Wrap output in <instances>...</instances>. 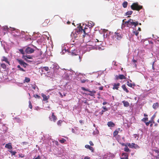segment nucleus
Returning a JSON list of instances; mask_svg holds the SVG:
<instances>
[{
    "label": "nucleus",
    "instance_id": "f257e3e1",
    "mask_svg": "<svg viewBox=\"0 0 159 159\" xmlns=\"http://www.w3.org/2000/svg\"><path fill=\"white\" fill-rule=\"evenodd\" d=\"M124 24L128 27H129L132 26L136 27L139 24V23L137 21L134 22L133 20L130 19L128 21L125 22Z\"/></svg>",
    "mask_w": 159,
    "mask_h": 159
},
{
    "label": "nucleus",
    "instance_id": "f03ea898",
    "mask_svg": "<svg viewBox=\"0 0 159 159\" xmlns=\"http://www.w3.org/2000/svg\"><path fill=\"white\" fill-rule=\"evenodd\" d=\"M131 9L133 10L139 11L143 8L142 6L139 5L138 2L133 3L130 6Z\"/></svg>",
    "mask_w": 159,
    "mask_h": 159
},
{
    "label": "nucleus",
    "instance_id": "7ed1b4c3",
    "mask_svg": "<svg viewBox=\"0 0 159 159\" xmlns=\"http://www.w3.org/2000/svg\"><path fill=\"white\" fill-rule=\"evenodd\" d=\"M81 89L82 90L84 91L89 92V93L88 94V95L91 96H94V93H96V91L95 90H92L91 91L89 90V89H85L84 87H82L81 88Z\"/></svg>",
    "mask_w": 159,
    "mask_h": 159
},
{
    "label": "nucleus",
    "instance_id": "20e7f679",
    "mask_svg": "<svg viewBox=\"0 0 159 159\" xmlns=\"http://www.w3.org/2000/svg\"><path fill=\"white\" fill-rule=\"evenodd\" d=\"M34 49L31 48L29 47H27L25 49V52L27 54H31L34 52Z\"/></svg>",
    "mask_w": 159,
    "mask_h": 159
},
{
    "label": "nucleus",
    "instance_id": "39448f33",
    "mask_svg": "<svg viewBox=\"0 0 159 159\" xmlns=\"http://www.w3.org/2000/svg\"><path fill=\"white\" fill-rule=\"evenodd\" d=\"M127 145L128 147L131 148L136 149L139 148L138 145L134 143H127Z\"/></svg>",
    "mask_w": 159,
    "mask_h": 159
},
{
    "label": "nucleus",
    "instance_id": "423d86ee",
    "mask_svg": "<svg viewBox=\"0 0 159 159\" xmlns=\"http://www.w3.org/2000/svg\"><path fill=\"white\" fill-rule=\"evenodd\" d=\"M33 56H30L29 55H23L22 57V58L24 60L26 61L27 62H30V61L28 60L27 59H32Z\"/></svg>",
    "mask_w": 159,
    "mask_h": 159
},
{
    "label": "nucleus",
    "instance_id": "0eeeda50",
    "mask_svg": "<svg viewBox=\"0 0 159 159\" xmlns=\"http://www.w3.org/2000/svg\"><path fill=\"white\" fill-rule=\"evenodd\" d=\"M126 76V74H125V75H116L115 76L116 79L117 80L125 79L126 78V77H125Z\"/></svg>",
    "mask_w": 159,
    "mask_h": 159
},
{
    "label": "nucleus",
    "instance_id": "6e6552de",
    "mask_svg": "<svg viewBox=\"0 0 159 159\" xmlns=\"http://www.w3.org/2000/svg\"><path fill=\"white\" fill-rule=\"evenodd\" d=\"M49 119L50 121H53L54 122H55L57 120V118L55 116L53 112L52 113V116L49 117Z\"/></svg>",
    "mask_w": 159,
    "mask_h": 159
},
{
    "label": "nucleus",
    "instance_id": "1a4fd4ad",
    "mask_svg": "<svg viewBox=\"0 0 159 159\" xmlns=\"http://www.w3.org/2000/svg\"><path fill=\"white\" fill-rule=\"evenodd\" d=\"M85 147L86 148H87V149H89V150H90L91 151V152H94V149L92 147H91L90 145H90H89L87 144L85 146Z\"/></svg>",
    "mask_w": 159,
    "mask_h": 159
},
{
    "label": "nucleus",
    "instance_id": "9d476101",
    "mask_svg": "<svg viewBox=\"0 0 159 159\" xmlns=\"http://www.w3.org/2000/svg\"><path fill=\"white\" fill-rule=\"evenodd\" d=\"M83 32H84V34H86V31L85 30H84L82 27L81 26L79 28V30L77 31L78 33H82Z\"/></svg>",
    "mask_w": 159,
    "mask_h": 159
},
{
    "label": "nucleus",
    "instance_id": "9b49d317",
    "mask_svg": "<svg viewBox=\"0 0 159 159\" xmlns=\"http://www.w3.org/2000/svg\"><path fill=\"white\" fill-rule=\"evenodd\" d=\"M120 83L117 84H114L113 85V89L114 90L116 89L118 90L119 86H120Z\"/></svg>",
    "mask_w": 159,
    "mask_h": 159
},
{
    "label": "nucleus",
    "instance_id": "f8f14e48",
    "mask_svg": "<svg viewBox=\"0 0 159 159\" xmlns=\"http://www.w3.org/2000/svg\"><path fill=\"white\" fill-rule=\"evenodd\" d=\"M115 34H116V37L117 39L118 40H120L122 37L121 34L120 33L118 32H115Z\"/></svg>",
    "mask_w": 159,
    "mask_h": 159
},
{
    "label": "nucleus",
    "instance_id": "ddd939ff",
    "mask_svg": "<svg viewBox=\"0 0 159 159\" xmlns=\"http://www.w3.org/2000/svg\"><path fill=\"white\" fill-rule=\"evenodd\" d=\"M41 96L43 98V100L44 101L47 100L50 97L49 95L47 96L43 93H42Z\"/></svg>",
    "mask_w": 159,
    "mask_h": 159
},
{
    "label": "nucleus",
    "instance_id": "4468645a",
    "mask_svg": "<svg viewBox=\"0 0 159 159\" xmlns=\"http://www.w3.org/2000/svg\"><path fill=\"white\" fill-rule=\"evenodd\" d=\"M2 61H4L6 62L9 65H10V61H8V58L4 56L2 57V59L1 60Z\"/></svg>",
    "mask_w": 159,
    "mask_h": 159
},
{
    "label": "nucleus",
    "instance_id": "2eb2a0df",
    "mask_svg": "<svg viewBox=\"0 0 159 159\" xmlns=\"http://www.w3.org/2000/svg\"><path fill=\"white\" fill-rule=\"evenodd\" d=\"M71 54L73 56L77 55H78V52L76 50L74 49L71 50L70 52Z\"/></svg>",
    "mask_w": 159,
    "mask_h": 159
},
{
    "label": "nucleus",
    "instance_id": "dca6fc26",
    "mask_svg": "<svg viewBox=\"0 0 159 159\" xmlns=\"http://www.w3.org/2000/svg\"><path fill=\"white\" fill-rule=\"evenodd\" d=\"M5 147L6 148L10 150H11L12 149L11 143H9L7 144H6L5 145Z\"/></svg>",
    "mask_w": 159,
    "mask_h": 159
},
{
    "label": "nucleus",
    "instance_id": "f3484780",
    "mask_svg": "<svg viewBox=\"0 0 159 159\" xmlns=\"http://www.w3.org/2000/svg\"><path fill=\"white\" fill-rule=\"evenodd\" d=\"M107 125L109 127H113L115 125V124L112 121L108 122Z\"/></svg>",
    "mask_w": 159,
    "mask_h": 159
},
{
    "label": "nucleus",
    "instance_id": "a211bd4d",
    "mask_svg": "<svg viewBox=\"0 0 159 159\" xmlns=\"http://www.w3.org/2000/svg\"><path fill=\"white\" fill-rule=\"evenodd\" d=\"M122 102L123 103L125 107H127L129 106V103L127 101H123Z\"/></svg>",
    "mask_w": 159,
    "mask_h": 159
},
{
    "label": "nucleus",
    "instance_id": "6ab92c4d",
    "mask_svg": "<svg viewBox=\"0 0 159 159\" xmlns=\"http://www.w3.org/2000/svg\"><path fill=\"white\" fill-rule=\"evenodd\" d=\"M122 89L124 90V91L126 92L127 93H128L129 92V91L126 88V86L125 84H123L122 86Z\"/></svg>",
    "mask_w": 159,
    "mask_h": 159
},
{
    "label": "nucleus",
    "instance_id": "aec40b11",
    "mask_svg": "<svg viewBox=\"0 0 159 159\" xmlns=\"http://www.w3.org/2000/svg\"><path fill=\"white\" fill-rule=\"evenodd\" d=\"M88 24L89 26H90L91 27H93L95 23L94 22L90 21H89Z\"/></svg>",
    "mask_w": 159,
    "mask_h": 159
},
{
    "label": "nucleus",
    "instance_id": "412c9836",
    "mask_svg": "<svg viewBox=\"0 0 159 159\" xmlns=\"http://www.w3.org/2000/svg\"><path fill=\"white\" fill-rule=\"evenodd\" d=\"M102 108L104 109V110L101 111V115L105 111H107L108 110L107 108L106 107H102Z\"/></svg>",
    "mask_w": 159,
    "mask_h": 159
},
{
    "label": "nucleus",
    "instance_id": "4be33fe9",
    "mask_svg": "<svg viewBox=\"0 0 159 159\" xmlns=\"http://www.w3.org/2000/svg\"><path fill=\"white\" fill-rule=\"evenodd\" d=\"M128 5V2L126 1H125L122 4V6L124 8H125L127 7Z\"/></svg>",
    "mask_w": 159,
    "mask_h": 159
},
{
    "label": "nucleus",
    "instance_id": "5701e85b",
    "mask_svg": "<svg viewBox=\"0 0 159 159\" xmlns=\"http://www.w3.org/2000/svg\"><path fill=\"white\" fill-rule=\"evenodd\" d=\"M133 12V11H128L125 13V15H130L132 14Z\"/></svg>",
    "mask_w": 159,
    "mask_h": 159
},
{
    "label": "nucleus",
    "instance_id": "b1692460",
    "mask_svg": "<svg viewBox=\"0 0 159 159\" xmlns=\"http://www.w3.org/2000/svg\"><path fill=\"white\" fill-rule=\"evenodd\" d=\"M124 151L126 152H130V150L128 147V146H125L124 149Z\"/></svg>",
    "mask_w": 159,
    "mask_h": 159
},
{
    "label": "nucleus",
    "instance_id": "393cba45",
    "mask_svg": "<svg viewBox=\"0 0 159 159\" xmlns=\"http://www.w3.org/2000/svg\"><path fill=\"white\" fill-rule=\"evenodd\" d=\"M119 131L117 130H115L113 133V136L115 137L118 134Z\"/></svg>",
    "mask_w": 159,
    "mask_h": 159
},
{
    "label": "nucleus",
    "instance_id": "a878e982",
    "mask_svg": "<svg viewBox=\"0 0 159 159\" xmlns=\"http://www.w3.org/2000/svg\"><path fill=\"white\" fill-rule=\"evenodd\" d=\"M158 106V104L157 102L155 103H154L152 107L154 109H156L157 107Z\"/></svg>",
    "mask_w": 159,
    "mask_h": 159
},
{
    "label": "nucleus",
    "instance_id": "bb28decb",
    "mask_svg": "<svg viewBox=\"0 0 159 159\" xmlns=\"http://www.w3.org/2000/svg\"><path fill=\"white\" fill-rule=\"evenodd\" d=\"M9 152L11 154V156L15 155L16 153V152L15 151H12L11 150H8Z\"/></svg>",
    "mask_w": 159,
    "mask_h": 159
},
{
    "label": "nucleus",
    "instance_id": "cd10ccee",
    "mask_svg": "<svg viewBox=\"0 0 159 159\" xmlns=\"http://www.w3.org/2000/svg\"><path fill=\"white\" fill-rule=\"evenodd\" d=\"M127 85L128 86L131 87H132L133 85L134 86H135V84H132V83L129 82L128 81L127 82Z\"/></svg>",
    "mask_w": 159,
    "mask_h": 159
},
{
    "label": "nucleus",
    "instance_id": "c85d7f7f",
    "mask_svg": "<svg viewBox=\"0 0 159 159\" xmlns=\"http://www.w3.org/2000/svg\"><path fill=\"white\" fill-rule=\"evenodd\" d=\"M5 70L6 68V66L4 63H1L0 65Z\"/></svg>",
    "mask_w": 159,
    "mask_h": 159
},
{
    "label": "nucleus",
    "instance_id": "c756f323",
    "mask_svg": "<svg viewBox=\"0 0 159 159\" xmlns=\"http://www.w3.org/2000/svg\"><path fill=\"white\" fill-rule=\"evenodd\" d=\"M30 81V79L29 78H27V77H25V82H26V83H29Z\"/></svg>",
    "mask_w": 159,
    "mask_h": 159
},
{
    "label": "nucleus",
    "instance_id": "7c9ffc66",
    "mask_svg": "<svg viewBox=\"0 0 159 159\" xmlns=\"http://www.w3.org/2000/svg\"><path fill=\"white\" fill-rule=\"evenodd\" d=\"M66 141V140L64 139H62L59 140V142L61 143H64Z\"/></svg>",
    "mask_w": 159,
    "mask_h": 159
},
{
    "label": "nucleus",
    "instance_id": "2f4dec72",
    "mask_svg": "<svg viewBox=\"0 0 159 159\" xmlns=\"http://www.w3.org/2000/svg\"><path fill=\"white\" fill-rule=\"evenodd\" d=\"M17 61L21 65L23 63H24L25 62H24V61L21 60H17Z\"/></svg>",
    "mask_w": 159,
    "mask_h": 159
},
{
    "label": "nucleus",
    "instance_id": "473e14b6",
    "mask_svg": "<svg viewBox=\"0 0 159 159\" xmlns=\"http://www.w3.org/2000/svg\"><path fill=\"white\" fill-rule=\"evenodd\" d=\"M17 67L19 69V70L20 71L25 72V70L22 68H21L20 65H18L17 66Z\"/></svg>",
    "mask_w": 159,
    "mask_h": 159
},
{
    "label": "nucleus",
    "instance_id": "72a5a7b5",
    "mask_svg": "<svg viewBox=\"0 0 159 159\" xmlns=\"http://www.w3.org/2000/svg\"><path fill=\"white\" fill-rule=\"evenodd\" d=\"M2 29L4 31L8 30L9 29L8 27L7 26H5L2 27Z\"/></svg>",
    "mask_w": 159,
    "mask_h": 159
},
{
    "label": "nucleus",
    "instance_id": "f704fd0d",
    "mask_svg": "<svg viewBox=\"0 0 159 159\" xmlns=\"http://www.w3.org/2000/svg\"><path fill=\"white\" fill-rule=\"evenodd\" d=\"M133 34H134L136 36H137L139 34V32L137 31L136 30H133Z\"/></svg>",
    "mask_w": 159,
    "mask_h": 159
},
{
    "label": "nucleus",
    "instance_id": "c9c22d12",
    "mask_svg": "<svg viewBox=\"0 0 159 159\" xmlns=\"http://www.w3.org/2000/svg\"><path fill=\"white\" fill-rule=\"evenodd\" d=\"M19 50L21 54H23V55H24V54H25V52L23 51V49H20Z\"/></svg>",
    "mask_w": 159,
    "mask_h": 159
},
{
    "label": "nucleus",
    "instance_id": "e433bc0d",
    "mask_svg": "<svg viewBox=\"0 0 159 159\" xmlns=\"http://www.w3.org/2000/svg\"><path fill=\"white\" fill-rule=\"evenodd\" d=\"M29 107L30 109H32V106L31 103V102L30 101L29 102Z\"/></svg>",
    "mask_w": 159,
    "mask_h": 159
},
{
    "label": "nucleus",
    "instance_id": "4c0bfd02",
    "mask_svg": "<svg viewBox=\"0 0 159 159\" xmlns=\"http://www.w3.org/2000/svg\"><path fill=\"white\" fill-rule=\"evenodd\" d=\"M34 97L36 98L39 99L40 98V97L38 94H34Z\"/></svg>",
    "mask_w": 159,
    "mask_h": 159
},
{
    "label": "nucleus",
    "instance_id": "58836bf2",
    "mask_svg": "<svg viewBox=\"0 0 159 159\" xmlns=\"http://www.w3.org/2000/svg\"><path fill=\"white\" fill-rule=\"evenodd\" d=\"M62 122V120H58L57 122V125H58L61 126V124Z\"/></svg>",
    "mask_w": 159,
    "mask_h": 159
},
{
    "label": "nucleus",
    "instance_id": "ea45409f",
    "mask_svg": "<svg viewBox=\"0 0 159 159\" xmlns=\"http://www.w3.org/2000/svg\"><path fill=\"white\" fill-rule=\"evenodd\" d=\"M43 69L46 71H47L49 70V68L47 66L43 67Z\"/></svg>",
    "mask_w": 159,
    "mask_h": 159
},
{
    "label": "nucleus",
    "instance_id": "a19ab883",
    "mask_svg": "<svg viewBox=\"0 0 159 159\" xmlns=\"http://www.w3.org/2000/svg\"><path fill=\"white\" fill-rule=\"evenodd\" d=\"M86 81L88 82V80H85L84 79L81 80V82L82 83H85Z\"/></svg>",
    "mask_w": 159,
    "mask_h": 159
},
{
    "label": "nucleus",
    "instance_id": "79ce46f5",
    "mask_svg": "<svg viewBox=\"0 0 159 159\" xmlns=\"http://www.w3.org/2000/svg\"><path fill=\"white\" fill-rule=\"evenodd\" d=\"M27 65H28V64H27V63H25V62L24 63H23L21 65V66H22L23 67L25 68L26 67V66H27Z\"/></svg>",
    "mask_w": 159,
    "mask_h": 159
},
{
    "label": "nucleus",
    "instance_id": "37998d69",
    "mask_svg": "<svg viewBox=\"0 0 159 159\" xmlns=\"http://www.w3.org/2000/svg\"><path fill=\"white\" fill-rule=\"evenodd\" d=\"M41 157L40 155H38L36 157H34L33 159H41Z\"/></svg>",
    "mask_w": 159,
    "mask_h": 159
},
{
    "label": "nucleus",
    "instance_id": "c03bdc74",
    "mask_svg": "<svg viewBox=\"0 0 159 159\" xmlns=\"http://www.w3.org/2000/svg\"><path fill=\"white\" fill-rule=\"evenodd\" d=\"M89 143L91 146H94V144L93 142L90 141L89 142Z\"/></svg>",
    "mask_w": 159,
    "mask_h": 159
},
{
    "label": "nucleus",
    "instance_id": "a18cd8bd",
    "mask_svg": "<svg viewBox=\"0 0 159 159\" xmlns=\"http://www.w3.org/2000/svg\"><path fill=\"white\" fill-rule=\"evenodd\" d=\"M142 120L143 121L145 122V121L148 120V118L146 117L145 118H143Z\"/></svg>",
    "mask_w": 159,
    "mask_h": 159
},
{
    "label": "nucleus",
    "instance_id": "49530a36",
    "mask_svg": "<svg viewBox=\"0 0 159 159\" xmlns=\"http://www.w3.org/2000/svg\"><path fill=\"white\" fill-rule=\"evenodd\" d=\"M149 122L150 123H154V120L152 119H151V120H150L149 121Z\"/></svg>",
    "mask_w": 159,
    "mask_h": 159
},
{
    "label": "nucleus",
    "instance_id": "de8ad7c7",
    "mask_svg": "<svg viewBox=\"0 0 159 159\" xmlns=\"http://www.w3.org/2000/svg\"><path fill=\"white\" fill-rule=\"evenodd\" d=\"M121 145H122V146H125H125H128V145H127V143H126V144H125V143H122V144H121Z\"/></svg>",
    "mask_w": 159,
    "mask_h": 159
},
{
    "label": "nucleus",
    "instance_id": "09e8293b",
    "mask_svg": "<svg viewBox=\"0 0 159 159\" xmlns=\"http://www.w3.org/2000/svg\"><path fill=\"white\" fill-rule=\"evenodd\" d=\"M84 159H90V158L88 156H86L85 157Z\"/></svg>",
    "mask_w": 159,
    "mask_h": 159
},
{
    "label": "nucleus",
    "instance_id": "8fccbe9b",
    "mask_svg": "<svg viewBox=\"0 0 159 159\" xmlns=\"http://www.w3.org/2000/svg\"><path fill=\"white\" fill-rule=\"evenodd\" d=\"M154 151H155L156 153H159V151L157 150H154Z\"/></svg>",
    "mask_w": 159,
    "mask_h": 159
},
{
    "label": "nucleus",
    "instance_id": "3c124183",
    "mask_svg": "<svg viewBox=\"0 0 159 159\" xmlns=\"http://www.w3.org/2000/svg\"><path fill=\"white\" fill-rule=\"evenodd\" d=\"M154 62H153L152 63V69L154 70L155 69V68H154Z\"/></svg>",
    "mask_w": 159,
    "mask_h": 159
},
{
    "label": "nucleus",
    "instance_id": "603ef678",
    "mask_svg": "<svg viewBox=\"0 0 159 159\" xmlns=\"http://www.w3.org/2000/svg\"><path fill=\"white\" fill-rule=\"evenodd\" d=\"M145 123H146V125L147 126H148L150 124L149 121L148 122H145Z\"/></svg>",
    "mask_w": 159,
    "mask_h": 159
},
{
    "label": "nucleus",
    "instance_id": "864d4df0",
    "mask_svg": "<svg viewBox=\"0 0 159 159\" xmlns=\"http://www.w3.org/2000/svg\"><path fill=\"white\" fill-rule=\"evenodd\" d=\"M132 61L133 62H134V63H135L137 62V61L134 59H133L132 60Z\"/></svg>",
    "mask_w": 159,
    "mask_h": 159
},
{
    "label": "nucleus",
    "instance_id": "5fc2aeb1",
    "mask_svg": "<svg viewBox=\"0 0 159 159\" xmlns=\"http://www.w3.org/2000/svg\"><path fill=\"white\" fill-rule=\"evenodd\" d=\"M107 102H103L102 103V105H105L106 104H107Z\"/></svg>",
    "mask_w": 159,
    "mask_h": 159
},
{
    "label": "nucleus",
    "instance_id": "6e6d98bb",
    "mask_svg": "<svg viewBox=\"0 0 159 159\" xmlns=\"http://www.w3.org/2000/svg\"><path fill=\"white\" fill-rule=\"evenodd\" d=\"M99 89L101 90H103V87H99Z\"/></svg>",
    "mask_w": 159,
    "mask_h": 159
},
{
    "label": "nucleus",
    "instance_id": "4d7b16f0",
    "mask_svg": "<svg viewBox=\"0 0 159 159\" xmlns=\"http://www.w3.org/2000/svg\"><path fill=\"white\" fill-rule=\"evenodd\" d=\"M32 88L34 89V90H35L36 89V85H35V86H33L32 87Z\"/></svg>",
    "mask_w": 159,
    "mask_h": 159
},
{
    "label": "nucleus",
    "instance_id": "13d9d810",
    "mask_svg": "<svg viewBox=\"0 0 159 159\" xmlns=\"http://www.w3.org/2000/svg\"><path fill=\"white\" fill-rule=\"evenodd\" d=\"M19 156L20 157H21V158H23V157H25V155H23V156H21L20 155H19Z\"/></svg>",
    "mask_w": 159,
    "mask_h": 159
},
{
    "label": "nucleus",
    "instance_id": "bf43d9fd",
    "mask_svg": "<svg viewBox=\"0 0 159 159\" xmlns=\"http://www.w3.org/2000/svg\"><path fill=\"white\" fill-rule=\"evenodd\" d=\"M59 93L60 95V96H61V97H63V96L62 93H60V92H59Z\"/></svg>",
    "mask_w": 159,
    "mask_h": 159
},
{
    "label": "nucleus",
    "instance_id": "052dcab7",
    "mask_svg": "<svg viewBox=\"0 0 159 159\" xmlns=\"http://www.w3.org/2000/svg\"><path fill=\"white\" fill-rule=\"evenodd\" d=\"M79 61H80L81 58V57H80V56H79Z\"/></svg>",
    "mask_w": 159,
    "mask_h": 159
},
{
    "label": "nucleus",
    "instance_id": "680f3d73",
    "mask_svg": "<svg viewBox=\"0 0 159 159\" xmlns=\"http://www.w3.org/2000/svg\"><path fill=\"white\" fill-rule=\"evenodd\" d=\"M138 30L139 31H141V29L140 27H139L138 29Z\"/></svg>",
    "mask_w": 159,
    "mask_h": 159
},
{
    "label": "nucleus",
    "instance_id": "e2e57ef3",
    "mask_svg": "<svg viewBox=\"0 0 159 159\" xmlns=\"http://www.w3.org/2000/svg\"><path fill=\"white\" fill-rule=\"evenodd\" d=\"M155 117V116H154H154H153L151 118V119H153H153Z\"/></svg>",
    "mask_w": 159,
    "mask_h": 159
},
{
    "label": "nucleus",
    "instance_id": "0e129e2a",
    "mask_svg": "<svg viewBox=\"0 0 159 159\" xmlns=\"http://www.w3.org/2000/svg\"><path fill=\"white\" fill-rule=\"evenodd\" d=\"M83 120H80L79 121L80 122V123H83Z\"/></svg>",
    "mask_w": 159,
    "mask_h": 159
},
{
    "label": "nucleus",
    "instance_id": "69168bd1",
    "mask_svg": "<svg viewBox=\"0 0 159 159\" xmlns=\"http://www.w3.org/2000/svg\"><path fill=\"white\" fill-rule=\"evenodd\" d=\"M88 29V28H87V27H85L84 28V30H85L86 31V29Z\"/></svg>",
    "mask_w": 159,
    "mask_h": 159
},
{
    "label": "nucleus",
    "instance_id": "338daca9",
    "mask_svg": "<svg viewBox=\"0 0 159 159\" xmlns=\"http://www.w3.org/2000/svg\"><path fill=\"white\" fill-rule=\"evenodd\" d=\"M95 42H98L99 41H98V39H96Z\"/></svg>",
    "mask_w": 159,
    "mask_h": 159
},
{
    "label": "nucleus",
    "instance_id": "774afa93",
    "mask_svg": "<svg viewBox=\"0 0 159 159\" xmlns=\"http://www.w3.org/2000/svg\"><path fill=\"white\" fill-rule=\"evenodd\" d=\"M120 129L119 128H118L117 130H118L119 131L120 130Z\"/></svg>",
    "mask_w": 159,
    "mask_h": 159
}]
</instances>
